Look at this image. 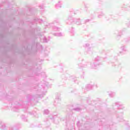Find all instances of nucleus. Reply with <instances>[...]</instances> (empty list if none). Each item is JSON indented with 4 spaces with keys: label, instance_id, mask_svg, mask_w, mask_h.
Masks as SVG:
<instances>
[{
    "label": "nucleus",
    "instance_id": "obj_1",
    "mask_svg": "<svg viewBox=\"0 0 130 130\" xmlns=\"http://www.w3.org/2000/svg\"><path fill=\"white\" fill-rule=\"evenodd\" d=\"M66 23L68 25H71L73 23H75L77 25H82L80 18L74 19L72 16H69L66 20Z\"/></svg>",
    "mask_w": 130,
    "mask_h": 130
},
{
    "label": "nucleus",
    "instance_id": "obj_2",
    "mask_svg": "<svg viewBox=\"0 0 130 130\" xmlns=\"http://www.w3.org/2000/svg\"><path fill=\"white\" fill-rule=\"evenodd\" d=\"M112 108L114 110H117V109H124V106L122 105L120 102H118L113 104Z\"/></svg>",
    "mask_w": 130,
    "mask_h": 130
},
{
    "label": "nucleus",
    "instance_id": "obj_3",
    "mask_svg": "<svg viewBox=\"0 0 130 130\" xmlns=\"http://www.w3.org/2000/svg\"><path fill=\"white\" fill-rule=\"evenodd\" d=\"M59 23V20H54L53 23H49L48 25H47V27L48 28H52L54 31H59V30H60V28L59 27H56V26H54V23Z\"/></svg>",
    "mask_w": 130,
    "mask_h": 130
},
{
    "label": "nucleus",
    "instance_id": "obj_4",
    "mask_svg": "<svg viewBox=\"0 0 130 130\" xmlns=\"http://www.w3.org/2000/svg\"><path fill=\"white\" fill-rule=\"evenodd\" d=\"M0 130H15L13 126H10L8 129L7 128V125L3 122L2 120H0Z\"/></svg>",
    "mask_w": 130,
    "mask_h": 130
},
{
    "label": "nucleus",
    "instance_id": "obj_5",
    "mask_svg": "<svg viewBox=\"0 0 130 130\" xmlns=\"http://www.w3.org/2000/svg\"><path fill=\"white\" fill-rule=\"evenodd\" d=\"M100 59H101V58L99 56H98L95 58V61L93 63L90 64L91 69H96V67L99 66L98 61H99Z\"/></svg>",
    "mask_w": 130,
    "mask_h": 130
},
{
    "label": "nucleus",
    "instance_id": "obj_6",
    "mask_svg": "<svg viewBox=\"0 0 130 130\" xmlns=\"http://www.w3.org/2000/svg\"><path fill=\"white\" fill-rule=\"evenodd\" d=\"M94 86L97 88V84H88L86 86L85 91H89V90H92L94 87Z\"/></svg>",
    "mask_w": 130,
    "mask_h": 130
},
{
    "label": "nucleus",
    "instance_id": "obj_7",
    "mask_svg": "<svg viewBox=\"0 0 130 130\" xmlns=\"http://www.w3.org/2000/svg\"><path fill=\"white\" fill-rule=\"evenodd\" d=\"M20 107V104L19 103H17L15 104V105L12 108V110L13 111L17 112L19 110V108Z\"/></svg>",
    "mask_w": 130,
    "mask_h": 130
},
{
    "label": "nucleus",
    "instance_id": "obj_8",
    "mask_svg": "<svg viewBox=\"0 0 130 130\" xmlns=\"http://www.w3.org/2000/svg\"><path fill=\"white\" fill-rule=\"evenodd\" d=\"M60 102V96L56 97V98L55 99V104H54V105L55 106H56V105H57V103L59 104Z\"/></svg>",
    "mask_w": 130,
    "mask_h": 130
},
{
    "label": "nucleus",
    "instance_id": "obj_9",
    "mask_svg": "<svg viewBox=\"0 0 130 130\" xmlns=\"http://www.w3.org/2000/svg\"><path fill=\"white\" fill-rule=\"evenodd\" d=\"M115 34H117V39L118 40V37H120L121 35H122V31L120 30L119 32L116 31L115 32Z\"/></svg>",
    "mask_w": 130,
    "mask_h": 130
},
{
    "label": "nucleus",
    "instance_id": "obj_10",
    "mask_svg": "<svg viewBox=\"0 0 130 130\" xmlns=\"http://www.w3.org/2000/svg\"><path fill=\"white\" fill-rule=\"evenodd\" d=\"M108 95H109V97L113 98V97H114L115 96L116 93H115V92H114L113 91H109Z\"/></svg>",
    "mask_w": 130,
    "mask_h": 130
},
{
    "label": "nucleus",
    "instance_id": "obj_11",
    "mask_svg": "<svg viewBox=\"0 0 130 130\" xmlns=\"http://www.w3.org/2000/svg\"><path fill=\"white\" fill-rule=\"evenodd\" d=\"M34 22H38L39 23H42L43 22V20H42V19H40V18H36L35 19H34Z\"/></svg>",
    "mask_w": 130,
    "mask_h": 130
},
{
    "label": "nucleus",
    "instance_id": "obj_12",
    "mask_svg": "<svg viewBox=\"0 0 130 130\" xmlns=\"http://www.w3.org/2000/svg\"><path fill=\"white\" fill-rule=\"evenodd\" d=\"M53 35L54 36H57L58 37H60L61 36H64V35H63V34H62L61 32H59V33L54 34Z\"/></svg>",
    "mask_w": 130,
    "mask_h": 130
},
{
    "label": "nucleus",
    "instance_id": "obj_13",
    "mask_svg": "<svg viewBox=\"0 0 130 130\" xmlns=\"http://www.w3.org/2000/svg\"><path fill=\"white\" fill-rule=\"evenodd\" d=\"M43 41L44 43H47V42L49 41V39H47V38H46V37L44 36L43 38Z\"/></svg>",
    "mask_w": 130,
    "mask_h": 130
},
{
    "label": "nucleus",
    "instance_id": "obj_14",
    "mask_svg": "<svg viewBox=\"0 0 130 130\" xmlns=\"http://www.w3.org/2000/svg\"><path fill=\"white\" fill-rule=\"evenodd\" d=\"M105 16V14L103 12H101L98 15V18L99 19H101L102 17H104Z\"/></svg>",
    "mask_w": 130,
    "mask_h": 130
},
{
    "label": "nucleus",
    "instance_id": "obj_15",
    "mask_svg": "<svg viewBox=\"0 0 130 130\" xmlns=\"http://www.w3.org/2000/svg\"><path fill=\"white\" fill-rule=\"evenodd\" d=\"M55 7L57 9H58V8H61V2L60 1L56 5Z\"/></svg>",
    "mask_w": 130,
    "mask_h": 130
},
{
    "label": "nucleus",
    "instance_id": "obj_16",
    "mask_svg": "<svg viewBox=\"0 0 130 130\" xmlns=\"http://www.w3.org/2000/svg\"><path fill=\"white\" fill-rule=\"evenodd\" d=\"M124 11H130V6H124V9H122Z\"/></svg>",
    "mask_w": 130,
    "mask_h": 130
},
{
    "label": "nucleus",
    "instance_id": "obj_17",
    "mask_svg": "<svg viewBox=\"0 0 130 130\" xmlns=\"http://www.w3.org/2000/svg\"><path fill=\"white\" fill-rule=\"evenodd\" d=\"M21 118H22V119H23L24 121H27V119L25 117V115H22Z\"/></svg>",
    "mask_w": 130,
    "mask_h": 130
},
{
    "label": "nucleus",
    "instance_id": "obj_18",
    "mask_svg": "<svg viewBox=\"0 0 130 130\" xmlns=\"http://www.w3.org/2000/svg\"><path fill=\"white\" fill-rule=\"evenodd\" d=\"M73 110H75V111H80L81 108H80V107H77L73 109Z\"/></svg>",
    "mask_w": 130,
    "mask_h": 130
},
{
    "label": "nucleus",
    "instance_id": "obj_19",
    "mask_svg": "<svg viewBox=\"0 0 130 130\" xmlns=\"http://www.w3.org/2000/svg\"><path fill=\"white\" fill-rule=\"evenodd\" d=\"M49 114V111L48 110H45L44 111V114Z\"/></svg>",
    "mask_w": 130,
    "mask_h": 130
},
{
    "label": "nucleus",
    "instance_id": "obj_20",
    "mask_svg": "<svg viewBox=\"0 0 130 130\" xmlns=\"http://www.w3.org/2000/svg\"><path fill=\"white\" fill-rule=\"evenodd\" d=\"M121 49L122 51H125L126 50V48H125V46H122L121 47Z\"/></svg>",
    "mask_w": 130,
    "mask_h": 130
},
{
    "label": "nucleus",
    "instance_id": "obj_21",
    "mask_svg": "<svg viewBox=\"0 0 130 130\" xmlns=\"http://www.w3.org/2000/svg\"><path fill=\"white\" fill-rule=\"evenodd\" d=\"M117 118L118 120H119V119L121 118L120 121H122L123 120V118L122 117V116L117 117Z\"/></svg>",
    "mask_w": 130,
    "mask_h": 130
},
{
    "label": "nucleus",
    "instance_id": "obj_22",
    "mask_svg": "<svg viewBox=\"0 0 130 130\" xmlns=\"http://www.w3.org/2000/svg\"><path fill=\"white\" fill-rule=\"evenodd\" d=\"M29 114H31V115H35L36 114V112L35 111H33L32 112H29Z\"/></svg>",
    "mask_w": 130,
    "mask_h": 130
},
{
    "label": "nucleus",
    "instance_id": "obj_23",
    "mask_svg": "<svg viewBox=\"0 0 130 130\" xmlns=\"http://www.w3.org/2000/svg\"><path fill=\"white\" fill-rule=\"evenodd\" d=\"M91 21V19H86L84 21V24H86V23H89Z\"/></svg>",
    "mask_w": 130,
    "mask_h": 130
},
{
    "label": "nucleus",
    "instance_id": "obj_24",
    "mask_svg": "<svg viewBox=\"0 0 130 130\" xmlns=\"http://www.w3.org/2000/svg\"><path fill=\"white\" fill-rule=\"evenodd\" d=\"M77 125L78 127H80V126H81V124L80 123V121H78L77 122Z\"/></svg>",
    "mask_w": 130,
    "mask_h": 130
},
{
    "label": "nucleus",
    "instance_id": "obj_25",
    "mask_svg": "<svg viewBox=\"0 0 130 130\" xmlns=\"http://www.w3.org/2000/svg\"><path fill=\"white\" fill-rule=\"evenodd\" d=\"M34 31H35V32H36V31H40V28H35V29H34Z\"/></svg>",
    "mask_w": 130,
    "mask_h": 130
},
{
    "label": "nucleus",
    "instance_id": "obj_26",
    "mask_svg": "<svg viewBox=\"0 0 130 130\" xmlns=\"http://www.w3.org/2000/svg\"><path fill=\"white\" fill-rule=\"evenodd\" d=\"M90 101H91V100H90L89 98L87 100V103H88L89 104V105H90V104H92L90 103Z\"/></svg>",
    "mask_w": 130,
    "mask_h": 130
},
{
    "label": "nucleus",
    "instance_id": "obj_27",
    "mask_svg": "<svg viewBox=\"0 0 130 130\" xmlns=\"http://www.w3.org/2000/svg\"><path fill=\"white\" fill-rule=\"evenodd\" d=\"M89 44H85V45L84 46V47H89Z\"/></svg>",
    "mask_w": 130,
    "mask_h": 130
},
{
    "label": "nucleus",
    "instance_id": "obj_28",
    "mask_svg": "<svg viewBox=\"0 0 130 130\" xmlns=\"http://www.w3.org/2000/svg\"><path fill=\"white\" fill-rule=\"evenodd\" d=\"M44 78H46V74L45 73H44Z\"/></svg>",
    "mask_w": 130,
    "mask_h": 130
},
{
    "label": "nucleus",
    "instance_id": "obj_29",
    "mask_svg": "<svg viewBox=\"0 0 130 130\" xmlns=\"http://www.w3.org/2000/svg\"><path fill=\"white\" fill-rule=\"evenodd\" d=\"M120 115H121V116H122V115H123V112L121 113L120 114Z\"/></svg>",
    "mask_w": 130,
    "mask_h": 130
},
{
    "label": "nucleus",
    "instance_id": "obj_30",
    "mask_svg": "<svg viewBox=\"0 0 130 130\" xmlns=\"http://www.w3.org/2000/svg\"><path fill=\"white\" fill-rule=\"evenodd\" d=\"M45 85L46 86H47V85H48V83H46L45 84Z\"/></svg>",
    "mask_w": 130,
    "mask_h": 130
},
{
    "label": "nucleus",
    "instance_id": "obj_31",
    "mask_svg": "<svg viewBox=\"0 0 130 130\" xmlns=\"http://www.w3.org/2000/svg\"><path fill=\"white\" fill-rule=\"evenodd\" d=\"M54 122H55V123H57V122H56V121L55 120H54Z\"/></svg>",
    "mask_w": 130,
    "mask_h": 130
},
{
    "label": "nucleus",
    "instance_id": "obj_32",
    "mask_svg": "<svg viewBox=\"0 0 130 130\" xmlns=\"http://www.w3.org/2000/svg\"><path fill=\"white\" fill-rule=\"evenodd\" d=\"M129 40H130V37L129 38V40H128V41H129Z\"/></svg>",
    "mask_w": 130,
    "mask_h": 130
},
{
    "label": "nucleus",
    "instance_id": "obj_33",
    "mask_svg": "<svg viewBox=\"0 0 130 130\" xmlns=\"http://www.w3.org/2000/svg\"><path fill=\"white\" fill-rule=\"evenodd\" d=\"M71 32H74V30H72V31Z\"/></svg>",
    "mask_w": 130,
    "mask_h": 130
},
{
    "label": "nucleus",
    "instance_id": "obj_34",
    "mask_svg": "<svg viewBox=\"0 0 130 130\" xmlns=\"http://www.w3.org/2000/svg\"><path fill=\"white\" fill-rule=\"evenodd\" d=\"M87 64H89V63H87Z\"/></svg>",
    "mask_w": 130,
    "mask_h": 130
},
{
    "label": "nucleus",
    "instance_id": "obj_35",
    "mask_svg": "<svg viewBox=\"0 0 130 130\" xmlns=\"http://www.w3.org/2000/svg\"><path fill=\"white\" fill-rule=\"evenodd\" d=\"M84 68H86V66H84Z\"/></svg>",
    "mask_w": 130,
    "mask_h": 130
},
{
    "label": "nucleus",
    "instance_id": "obj_36",
    "mask_svg": "<svg viewBox=\"0 0 130 130\" xmlns=\"http://www.w3.org/2000/svg\"><path fill=\"white\" fill-rule=\"evenodd\" d=\"M50 1H53V0H50Z\"/></svg>",
    "mask_w": 130,
    "mask_h": 130
},
{
    "label": "nucleus",
    "instance_id": "obj_37",
    "mask_svg": "<svg viewBox=\"0 0 130 130\" xmlns=\"http://www.w3.org/2000/svg\"><path fill=\"white\" fill-rule=\"evenodd\" d=\"M72 29H74V28L72 27Z\"/></svg>",
    "mask_w": 130,
    "mask_h": 130
},
{
    "label": "nucleus",
    "instance_id": "obj_38",
    "mask_svg": "<svg viewBox=\"0 0 130 130\" xmlns=\"http://www.w3.org/2000/svg\"><path fill=\"white\" fill-rule=\"evenodd\" d=\"M126 41H127V40H126Z\"/></svg>",
    "mask_w": 130,
    "mask_h": 130
}]
</instances>
